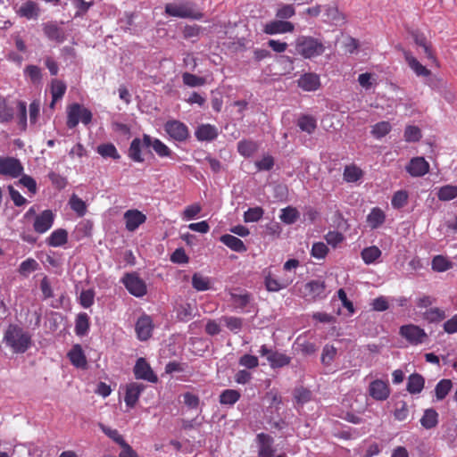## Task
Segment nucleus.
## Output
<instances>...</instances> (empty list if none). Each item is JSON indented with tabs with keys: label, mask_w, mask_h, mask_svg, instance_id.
I'll return each mask as SVG.
<instances>
[{
	"label": "nucleus",
	"mask_w": 457,
	"mask_h": 457,
	"mask_svg": "<svg viewBox=\"0 0 457 457\" xmlns=\"http://www.w3.org/2000/svg\"><path fill=\"white\" fill-rule=\"evenodd\" d=\"M363 170L355 164H349L345 167L344 179L348 183H354L362 179Z\"/></svg>",
	"instance_id": "72a5a7b5"
},
{
	"label": "nucleus",
	"mask_w": 457,
	"mask_h": 457,
	"mask_svg": "<svg viewBox=\"0 0 457 457\" xmlns=\"http://www.w3.org/2000/svg\"><path fill=\"white\" fill-rule=\"evenodd\" d=\"M406 170L412 177H422L429 171V163L423 157H414L406 166Z\"/></svg>",
	"instance_id": "412c9836"
},
{
	"label": "nucleus",
	"mask_w": 457,
	"mask_h": 457,
	"mask_svg": "<svg viewBox=\"0 0 457 457\" xmlns=\"http://www.w3.org/2000/svg\"><path fill=\"white\" fill-rule=\"evenodd\" d=\"M90 328V319L86 312H80L77 315L75 320V334L79 337L87 335Z\"/></svg>",
	"instance_id": "7c9ffc66"
},
{
	"label": "nucleus",
	"mask_w": 457,
	"mask_h": 457,
	"mask_svg": "<svg viewBox=\"0 0 457 457\" xmlns=\"http://www.w3.org/2000/svg\"><path fill=\"white\" fill-rule=\"evenodd\" d=\"M268 361L273 368L283 367L290 362V358L284 353L274 352L268 355Z\"/></svg>",
	"instance_id": "5fc2aeb1"
},
{
	"label": "nucleus",
	"mask_w": 457,
	"mask_h": 457,
	"mask_svg": "<svg viewBox=\"0 0 457 457\" xmlns=\"http://www.w3.org/2000/svg\"><path fill=\"white\" fill-rule=\"evenodd\" d=\"M367 223L372 229L381 227L386 221V213L379 207H374L367 215Z\"/></svg>",
	"instance_id": "c85d7f7f"
},
{
	"label": "nucleus",
	"mask_w": 457,
	"mask_h": 457,
	"mask_svg": "<svg viewBox=\"0 0 457 457\" xmlns=\"http://www.w3.org/2000/svg\"><path fill=\"white\" fill-rule=\"evenodd\" d=\"M420 423L428 429L435 428L438 423V413L434 409L426 410L420 420Z\"/></svg>",
	"instance_id": "a18cd8bd"
},
{
	"label": "nucleus",
	"mask_w": 457,
	"mask_h": 457,
	"mask_svg": "<svg viewBox=\"0 0 457 457\" xmlns=\"http://www.w3.org/2000/svg\"><path fill=\"white\" fill-rule=\"evenodd\" d=\"M409 194L405 190H398L392 196L391 204L395 209H401L408 204Z\"/></svg>",
	"instance_id": "3c124183"
},
{
	"label": "nucleus",
	"mask_w": 457,
	"mask_h": 457,
	"mask_svg": "<svg viewBox=\"0 0 457 457\" xmlns=\"http://www.w3.org/2000/svg\"><path fill=\"white\" fill-rule=\"evenodd\" d=\"M257 442L259 445L258 456L259 457H273L274 449L272 448L273 438L264 433L257 435Z\"/></svg>",
	"instance_id": "b1692460"
},
{
	"label": "nucleus",
	"mask_w": 457,
	"mask_h": 457,
	"mask_svg": "<svg viewBox=\"0 0 457 457\" xmlns=\"http://www.w3.org/2000/svg\"><path fill=\"white\" fill-rule=\"evenodd\" d=\"M154 322L151 316L143 314L138 318L135 325L137 337L140 341H146L152 337Z\"/></svg>",
	"instance_id": "f8f14e48"
},
{
	"label": "nucleus",
	"mask_w": 457,
	"mask_h": 457,
	"mask_svg": "<svg viewBox=\"0 0 457 457\" xmlns=\"http://www.w3.org/2000/svg\"><path fill=\"white\" fill-rule=\"evenodd\" d=\"M221 320L225 323L226 327L234 333H237L242 328L243 320L241 318L224 316L221 318Z\"/></svg>",
	"instance_id": "0e129e2a"
},
{
	"label": "nucleus",
	"mask_w": 457,
	"mask_h": 457,
	"mask_svg": "<svg viewBox=\"0 0 457 457\" xmlns=\"http://www.w3.org/2000/svg\"><path fill=\"white\" fill-rule=\"evenodd\" d=\"M297 125L301 130L312 134L317 128V121L314 117L305 114L299 117Z\"/></svg>",
	"instance_id": "4c0bfd02"
},
{
	"label": "nucleus",
	"mask_w": 457,
	"mask_h": 457,
	"mask_svg": "<svg viewBox=\"0 0 457 457\" xmlns=\"http://www.w3.org/2000/svg\"><path fill=\"white\" fill-rule=\"evenodd\" d=\"M325 15V21L329 23L342 25L346 22V16L337 6H326Z\"/></svg>",
	"instance_id": "2f4dec72"
},
{
	"label": "nucleus",
	"mask_w": 457,
	"mask_h": 457,
	"mask_svg": "<svg viewBox=\"0 0 457 457\" xmlns=\"http://www.w3.org/2000/svg\"><path fill=\"white\" fill-rule=\"evenodd\" d=\"M144 389L145 386L137 382H131L126 386L124 402L128 408L132 409L136 406Z\"/></svg>",
	"instance_id": "a211bd4d"
},
{
	"label": "nucleus",
	"mask_w": 457,
	"mask_h": 457,
	"mask_svg": "<svg viewBox=\"0 0 457 457\" xmlns=\"http://www.w3.org/2000/svg\"><path fill=\"white\" fill-rule=\"evenodd\" d=\"M123 220L126 229L134 232L146 221V216L137 209H130L124 212Z\"/></svg>",
	"instance_id": "2eb2a0df"
},
{
	"label": "nucleus",
	"mask_w": 457,
	"mask_h": 457,
	"mask_svg": "<svg viewBox=\"0 0 457 457\" xmlns=\"http://www.w3.org/2000/svg\"><path fill=\"white\" fill-rule=\"evenodd\" d=\"M297 83L298 87L304 91H316L320 87V76L312 72L302 75Z\"/></svg>",
	"instance_id": "393cba45"
},
{
	"label": "nucleus",
	"mask_w": 457,
	"mask_h": 457,
	"mask_svg": "<svg viewBox=\"0 0 457 457\" xmlns=\"http://www.w3.org/2000/svg\"><path fill=\"white\" fill-rule=\"evenodd\" d=\"M411 36L415 44L423 49L426 58L430 61L432 64L439 67V62L436 57L435 49L428 37L420 31H413Z\"/></svg>",
	"instance_id": "9d476101"
},
{
	"label": "nucleus",
	"mask_w": 457,
	"mask_h": 457,
	"mask_svg": "<svg viewBox=\"0 0 457 457\" xmlns=\"http://www.w3.org/2000/svg\"><path fill=\"white\" fill-rule=\"evenodd\" d=\"M258 144L252 140H241L237 144V151L244 157H250L258 150Z\"/></svg>",
	"instance_id": "58836bf2"
},
{
	"label": "nucleus",
	"mask_w": 457,
	"mask_h": 457,
	"mask_svg": "<svg viewBox=\"0 0 457 457\" xmlns=\"http://www.w3.org/2000/svg\"><path fill=\"white\" fill-rule=\"evenodd\" d=\"M399 335L411 345H421L428 338L426 331L414 324L401 326L399 328Z\"/></svg>",
	"instance_id": "0eeeda50"
},
{
	"label": "nucleus",
	"mask_w": 457,
	"mask_h": 457,
	"mask_svg": "<svg viewBox=\"0 0 457 457\" xmlns=\"http://www.w3.org/2000/svg\"><path fill=\"white\" fill-rule=\"evenodd\" d=\"M445 317V312L438 307L430 308L423 313V319L429 323L440 322Z\"/></svg>",
	"instance_id": "a19ab883"
},
{
	"label": "nucleus",
	"mask_w": 457,
	"mask_h": 457,
	"mask_svg": "<svg viewBox=\"0 0 457 457\" xmlns=\"http://www.w3.org/2000/svg\"><path fill=\"white\" fill-rule=\"evenodd\" d=\"M300 217V212L295 207L288 206L281 210L280 220L282 222L291 225L294 224Z\"/></svg>",
	"instance_id": "c03bdc74"
},
{
	"label": "nucleus",
	"mask_w": 457,
	"mask_h": 457,
	"mask_svg": "<svg viewBox=\"0 0 457 457\" xmlns=\"http://www.w3.org/2000/svg\"><path fill=\"white\" fill-rule=\"evenodd\" d=\"M92 120V112L79 104H72L67 107V127L74 129L79 121L87 125Z\"/></svg>",
	"instance_id": "423d86ee"
},
{
	"label": "nucleus",
	"mask_w": 457,
	"mask_h": 457,
	"mask_svg": "<svg viewBox=\"0 0 457 457\" xmlns=\"http://www.w3.org/2000/svg\"><path fill=\"white\" fill-rule=\"evenodd\" d=\"M192 286L197 291H206L211 288V279L200 273H195L192 277Z\"/></svg>",
	"instance_id": "09e8293b"
},
{
	"label": "nucleus",
	"mask_w": 457,
	"mask_h": 457,
	"mask_svg": "<svg viewBox=\"0 0 457 457\" xmlns=\"http://www.w3.org/2000/svg\"><path fill=\"white\" fill-rule=\"evenodd\" d=\"M38 266L39 265L35 259L28 258L20 264L18 271L21 276L27 277L31 272L37 270Z\"/></svg>",
	"instance_id": "603ef678"
},
{
	"label": "nucleus",
	"mask_w": 457,
	"mask_h": 457,
	"mask_svg": "<svg viewBox=\"0 0 457 457\" xmlns=\"http://www.w3.org/2000/svg\"><path fill=\"white\" fill-rule=\"evenodd\" d=\"M144 142L145 147H152L160 157H171L172 151L160 139L154 138L149 135L144 134Z\"/></svg>",
	"instance_id": "4be33fe9"
},
{
	"label": "nucleus",
	"mask_w": 457,
	"mask_h": 457,
	"mask_svg": "<svg viewBox=\"0 0 457 457\" xmlns=\"http://www.w3.org/2000/svg\"><path fill=\"white\" fill-rule=\"evenodd\" d=\"M96 152L104 158H112L113 160H119L120 158L117 148L112 143H104L99 145L96 147Z\"/></svg>",
	"instance_id": "e433bc0d"
},
{
	"label": "nucleus",
	"mask_w": 457,
	"mask_h": 457,
	"mask_svg": "<svg viewBox=\"0 0 457 457\" xmlns=\"http://www.w3.org/2000/svg\"><path fill=\"white\" fill-rule=\"evenodd\" d=\"M164 130L169 137L175 141L183 142L189 137L187 126L177 120H168L164 124Z\"/></svg>",
	"instance_id": "1a4fd4ad"
},
{
	"label": "nucleus",
	"mask_w": 457,
	"mask_h": 457,
	"mask_svg": "<svg viewBox=\"0 0 457 457\" xmlns=\"http://www.w3.org/2000/svg\"><path fill=\"white\" fill-rule=\"evenodd\" d=\"M392 129V126L388 121H380L376 123L371 129L374 137L379 139L386 136Z\"/></svg>",
	"instance_id": "864d4df0"
},
{
	"label": "nucleus",
	"mask_w": 457,
	"mask_h": 457,
	"mask_svg": "<svg viewBox=\"0 0 457 457\" xmlns=\"http://www.w3.org/2000/svg\"><path fill=\"white\" fill-rule=\"evenodd\" d=\"M403 137L406 142H418L420 140L422 134L417 126L408 125L404 129Z\"/></svg>",
	"instance_id": "bf43d9fd"
},
{
	"label": "nucleus",
	"mask_w": 457,
	"mask_h": 457,
	"mask_svg": "<svg viewBox=\"0 0 457 457\" xmlns=\"http://www.w3.org/2000/svg\"><path fill=\"white\" fill-rule=\"evenodd\" d=\"M453 387L451 379H441L435 387L436 397L438 401L444 400Z\"/></svg>",
	"instance_id": "79ce46f5"
},
{
	"label": "nucleus",
	"mask_w": 457,
	"mask_h": 457,
	"mask_svg": "<svg viewBox=\"0 0 457 457\" xmlns=\"http://www.w3.org/2000/svg\"><path fill=\"white\" fill-rule=\"evenodd\" d=\"M425 380L424 378L418 374H411L407 382V390L410 394L415 395L420 394L424 388Z\"/></svg>",
	"instance_id": "f704fd0d"
},
{
	"label": "nucleus",
	"mask_w": 457,
	"mask_h": 457,
	"mask_svg": "<svg viewBox=\"0 0 457 457\" xmlns=\"http://www.w3.org/2000/svg\"><path fill=\"white\" fill-rule=\"evenodd\" d=\"M15 12L21 18H25L27 20H37L41 10L37 3L27 0L16 9Z\"/></svg>",
	"instance_id": "6ab92c4d"
},
{
	"label": "nucleus",
	"mask_w": 457,
	"mask_h": 457,
	"mask_svg": "<svg viewBox=\"0 0 457 457\" xmlns=\"http://www.w3.org/2000/svg\"><path fill=\"white\" fill-rule=\"evenodd\" d=\"M55 213L52 210H44L36 213L35 206L30 207L24 214L23 219L30 220L32 219V227L36 233L45 234L54 225Z\"/></svg>",
	"instance_id": "f03ea898"
},
{
	"label": "nucleus",
	"mask_w": 457,
	"mask_h": 457,
	"mask_svg": "<svg viewBox=\"0 0 457 457\" xmlns=\"http://www.w3.org/2000/svg\"><path fill=\"white\" fill-rule=\"evenodd\" d=\"M328 253V248L323 242H317L312 245L311 255L315 259H324Z\"/></svg>",
	"instance_id": "69168bd1"
},
{
	"label": "nucleus",
	"mask_w": 457,
	"mask_h": 457,
	"mask_svg": "<svg viewBox=\"0 0 457 457\" xmlns=\"http://www.w3.org/2000/svg\"><path fill=\"white\" fill-rule=\"evenodd\" d=\"M370 395L377 401H385L389 397L390 386L386 380L375 379L369 386Z\"/></svg>",
	"instance_id": "dca6fc26"
},
{
	"label": "nucleus",
	"mask_w": 457,
	"mask_h": 457,
	"mask_svg": "<svg viewBox=\"0 0 457 457\" xmlns=\"http://www.w3.org/2000/svg\"><path fill=\"white\" fill-rule=\"evenodd\" d=\"M42 29L45 36L51 41L62 43L66 39V32L57 21H50L43 23Z\"/></svg>",
	"instance_id": "9b49d317"
},
{
	"label": "nucleus",
	"mask_w": 457,
	"mask_h": 457,
	"mask_svg": "<svg viewBox=\"0 0 457 457\" xmlns=\"http://www.w3.org/2000/svg\"><path fill=\"white\" fill-rule=\"evenodd\" d=\"M238 363L246 369H255L259 366V359L255 355L244 354L239 358Z\"/></svg>",
	"instance_id": "774afa93"
},
{
	"label": "nucleus",
	"mask_w": 457,
	"mask_h": 457,
	"mask_svg": "<svg viewBox=\"0 0 457 457\" xmlns=\"http://www.w3.org/2000/svg\"><path fill=\"white\" fill-rule=\"evenodd\" d=\"M295 31V25L287 21L274 20L267 22L263 27V32L267 35H277L292 33Z\"/></svg>",
	"instance_id": "4468645a"
},
{
	"label": "nucleus",
	"mask_w": 457,
	"mask_h": 457,
	"mask_svg": "<svg viewBox=\"0 0 457 457\" xmlns=\"http://www.w3.org/2000/svg\"><path fill=\"white\" fill-rule=\"evenodd\" d=\"M264 211L262 207L249 208L244 213V220L245 222H256L260 220L263 216Z\"/></svg>",
	"instance_id": "e2e57ef3"
},
{
	"label": "nucleus",
	"mask_w": 457,
	"mask_h": 457,
	"mask_svg": "<svg viewBox=\"0 0 457 457\" xmlns=\"http://www.w3.org/2000/svg\"><path fill=\"white\" fill-rule=\"evenodd\" d=\"M126 289L136 297H142L147 292L145 282L135 272L126 273L121 278Z\"/></svg>",
	"instance_id": "6e6552de"
},
{
	"label": "nucleus",
	"mask_w": 457,
	"mask_h": 457,
	"mask_svg": "<svg viewBox=\"0 0 457 457\" xmlns=\"http://www.w3.org/2000/svg\"><path fill=\"white\" fill-rule=\"evenodd\" d=\"M13 118V110L4 98H0V122H9Z\"/></svg>",
	"instance_id": "052dcab7"
},
{
	"label": "nucleus",
	"mask_w": 457,
	"mask_h": 457,
	"mask_svg": "<svg viewBox=\"0 0 457 457\" xmlns=\"http://www.w3.org/2000/svg\"><path fill=\"white\" fill-rule=\"evenodd\" d=\"M231 301L235 308L237 309H244L245 308L250 301H251V295L248 293L244 294H235L231 293Z\"/></svg>",
	"instance_id": "6e6d98bb"
},
{
	"label": "nucleus",
	"mask_w": 457,
	"mask_h": 457,
	"mask_svg": "<svg viewBox=\"0 0 457 457\" xmlns=\"http://www.w3.org/2000/svg\"><path fill=\"white\" fill-rule=\"evenodd\" d=\"M202 211V206L200 204L195 203L190 204L185 208V210L181 213V218L183 220H191L199 216Z\"/></svg>",
	"instance_id": "4d7b16f0"
},
{
	"label": "nucleus",
	"mask_w": 457,
	"mask_h": 457,
	"mask_svg": "<svg viewBox=\"0 0 457 457\" xmlns=\"http://www.w3.org/2000/svg\"><path fill=\"white\" fill-rule=\"evenodd\" d=\"M432 270L437 272H444L453 267V262L445 256L436 255L432 260Z\"/></svg>",
	"instance_id": "49530a36"
},
{
	"label": "nucleus",
	"mask_w": 457,
	"mask_h": 457,
	"mask_svg": "<svg viewBox=\"0 0 457 457\" xmlns=\"http://www.w3.org/2000/svg\"><path fill=\"white\" fill-rule=\"evenodd\" d=\"M67 357L71 363L77 369L86 370L87 368V356L80 345H73L67 353Z\"/></svg>",
	"instance_id": "aec40b11"
},
{
	"label": "nucleus",
	"mask_w": 457,
	"mask_h": 457,
	"mask_svg": "<svg viewBox=\"0 0 457 457\" xmlns=\"http://www.w3.org/2000/svg\"><path fill=\"white\" fill-rule=\"evenodd\" d=\"M69 234L64 228L54 229L46 239V243L51 247H62L68 242Z\"/></svg>",
	"instance_id": "bb28decb"
},
{
	"label": "nucleus",
	"mask_w": 457,
	"mask_h": 457,
	"mask_svg": "<svg viewBox=\"0 0 457 457\" xmlns=\"http://www.w3.org/2000/svg\"><path fill=\"white\" fill-rule=\"evenodd\" d=\"M306 295L311 300L322 299L326 297V286L324 281L312 280L305 286Z\"/></svg>",
	"instance_id": "a878e982"
},
{
	"label": "nucleus",
	"mask_w": 457,
	"mask_h": 457,
	"mask_svg": "<svg viewBox=\"0 0 457 457\" xmlns=\"http://www.w3.org/2000/svg\"><path fill=\"white\" fill-rule=\"evenodd\" d=\"M437 197L440 201H451L457 197V186L445 185L438 188Z\"/></svg>",
	"instance_id": "37998d69"
},
{
	"label": "nucleus",
	"mask_w": 457,
	"mask_h": 457,
	"mask_svg": "<svg viewBox=\"0 0 457 457\" xmlns=\"http://www.w3.org/2000/svg\"><path fill=\"white\" fill-rule=\"evenodd\" d=\"M195 135L199 141H212L218 137V130L213 125L203 124L196 129Z\"/></svg>",
	"instance_id": "cd10ccee"
},
{
	"label": "nucleus",
	"mask_w": 457,
	"mask_h": 457,
	"mask_svg": "<svg viewBox=\"0 0 457 457\" xmlns=\"http://www.w3.org/2000/svg\"><path fill=\"white\" fill-rule=\"evenodd\" d=\"M165 13L168 16L182 19L200 20L204 17V14L200 11L195 10L193 4L188 1L167 4L165 5Z\"/></svg>",
	"instance_id": "20e7f679"
},
{
	"label": "nucleus",
	"mask_w": 457,
	"mask_h": 457,
	"mask_svg": "<svg viewBox=\"0 0 457 457\" xmlns=\"http://www.w3.org/2000/svg\"><path fill=\"white\" fill-rule=\"evenodd\" d=\"M295 49L303 58L312 59L321 55L325 51V46L315 37L301 36L295 41Z\"/></svg>",
	"instance_id": "7ed1b4c3"
},
{
	"label": "nucleus",
	"mask_w": 457,
	"mask_h": 457,
	"mask_svg": "<svg viewBox=\"0 0 457 457\" xmlns=\"http://www.w3.org/2000/svg\"><path fill=\"white\" fill-rule=\"evenodd\" d=\"M403 55L406 63L418 77H429L431 75V71L421 64L410 51H405Z\"/></svg>",
	"instance_id": "5701e85b"
},
{
	"label": "nucleus",
	"mask_w": 457,
	"mask_h": 457,
	"mask_svg": "<svg viewBox=\"0 0 457 457\" xmlns=\"http://www.w3.org/2000/svg\"><path fill=\"white\" fill-rule=\"evenodd\" d=\"M262 274L265 287L270 292H278L281 289L287 288L295 279V274L275 275L271 267L264 269Z\"/></svg>",
	"instance_id": "39448f33"
},
{
	"label": "nucleus",
	"mask_w": 457,
	"mask_h": 457,
	"mask_svg": "<svg viewBox=\"0 0 457 457\" xmlns=\"http://www.w3.org/2000/svg\"><path fill=\"white\" fill-rule=\"evenodd\" d=\"M193 316V307L190 303H182L177 308V317L181 321H187Z\"/></svg>",
	"instance_id": "338daca9"
},
{
	"label": "nucleus",
	"mask_w": 457,
	"mask_h": 457,
	"mask_svg": "<svg viewBox=\"0 0 457 457\" xmlns=\"http://www.w3.org/2000/svg\"><path fill=\"white\" fill-rule=\"evenodd\" d=\"M295 14V9L293 4H282L278 5L276 12V17L281 20L290 19Z\"/></svg>",
	"instance_id": "680f3d73"
},
{
	"label": "nucleus",
	"mask_w": 457,
	"mask_h": 457,
	"mask_svg": "<svg viewBox=\"0 0 457 457\" xmlns=\"http://www.w3.org/2000/svg\"><path fill=\"white\" fill-rule=\"evenodd\" d=\"M22 170L19 160L12 157H0V175L17 178L21 174Z\"/></svg>",
	"instance_id": "ddd939ff"
},
{
	"label": "nucleus",
	"mask_w": 457,
	"mask_h": 457,
	"mask_svg": "<svg viewBox=\"0 0 457 457\" xmlns=\"http://www.w3.org/2000/svg\"><path fill=\"white\" fill-rule=\"evenodd\" d=\"M66 92V85L59 79H53L51 82V95L52 103L51 107H54L55 103L62 99Z\"/></svg>",
	"instance_id": "c9c22d12"
},
{
	"label": "nucleus",
	"mask_w": 457,
	"mask_h": 457,
	"mask_svg": "<svg viewBox=\"0 0 457 457\" xmlns=\"http://www.w3.org/2000/svg\"><path fill=\"white\" fill-rule=\"evenodd\" d=\"M134 374L137 379H144L152 383H156L158 380L157 376L145 358H139L137 361L134 367Z\"/></svg>",
	"instance_id": "f3484780"
},
{
	"label": "nucleus",
	"mask_w": 457,
	"mask_h": 457,
	"mask_svg": "<svg viewBox=\"0 0 457 457\" xmlns=\"http://www.w3.org/2000/svg\"><path fill=\"white\" fill-rule=\"evenodd\" d=\"M70 207L77 213L79 217H82L87 212L86 203L77 195L73 194L69 200Z\"/></svg>",
	"instance_id": "8fccbe9b"
},
{
	"label": "nucleus",
	"mask_w": 457,
	"mask_h": 457,
	"mask_svg": "<svg viewBox=\"0 0 457 457\" xmlns=\"http://www.w3.org/2000/svg\"><path fill=\"white\" fill-rule=\"evenodd\" d=\"M145 146L144 136L142 138L136 137L134 138L129 145L128 155L129 157L136 162H143L144 158L142 156V148Z\"/></svg>",
	"instance_id": "c756f323"
},
{
	"label": "nucleus",
	"mask_w": 457,
	"mask_h": 457,
	"mask_svg": "<svg viewBox=\"0 0 457 457\" xmlns=\"http://www.w3.org/2000/svg\"><path fill=\"white\" fill-rule=\"evenodd\" d=\"M4 341L15 353H24L32 346V335L17 324H10L4 335Z\"/></svg>",
	"instance_id": "f257e3e1"
},
{
	"label": "nucleus",
	"mask_w": 457,
	"mask_h": 457,
	"mask_svg": "<svg viewBox=\"0 0 457 457\" xmlns=\"http://www.w3.org/2000/svg\"><path fill=\"white\" fill-rule=\"evenodd\" d=\"M183 83L188 87H200L206 83V79L204 77H198L195 74L185 72L182 75Z\"/></svg>",
	"instance_id": "13d9d810"
},
{
	"label": "nucleus",
	"mask_w": 457,
	"mask_h": 457,
	"mask_svg": "<svg viewBox=\"0 0 457 457\" xmlns=\"http://www.w3.org/2000/svg\"><path fill=\"white\" fill-rule=\"evenodd\" d=\"M240 393L235 389H226L220 395V403L222 405H233L240 399Z\"/></svg>",
	"instance_id": "de8ad7c7"
},
{
	"label": "nucleus",
	"mask_w": 457,
	"mask_h": 457,
	"mask_svg": "<svg viewBox=\"0 0 457 457\" xmlns=\"http://www.w3.org/2000/svg\"><path fill=\"white\" fill-rule=\"evenodd\" d=\"M381 253H382L378 246L372 245L365 247L361 251V256L366 264H371L380 258Z\"/></svg>",
	"instance_id": "ea45409f"
},
{
	"label": "nucleus",
	"mask_w": 457,
	"mask_h": 457,
	"mask_svg": "<svg viewBox=\"0 0 457 457\" xmlns=\"http://www.w3.org/2000/svg\"><path fill=\"white\" fill-rule=\"evenodd\" d=\"M220 242H222L226 246L230 248L231 250L237 253H244L246 251V247L244 242L238 237L226 234L220 237Z\"/></svg>",
	"instance_id": "473e14b6"
}]
</instances>
